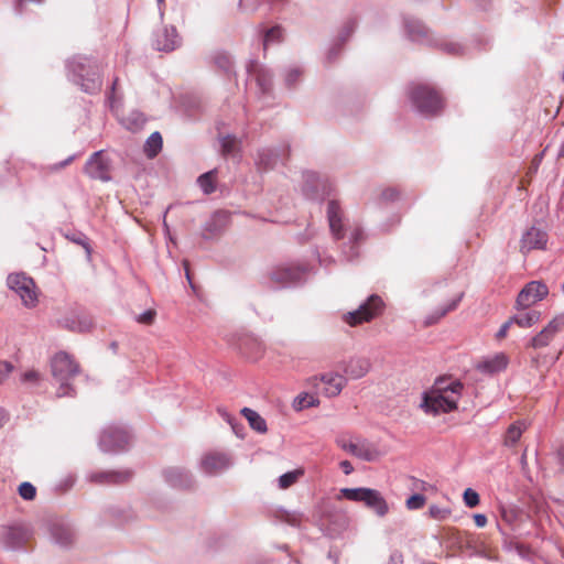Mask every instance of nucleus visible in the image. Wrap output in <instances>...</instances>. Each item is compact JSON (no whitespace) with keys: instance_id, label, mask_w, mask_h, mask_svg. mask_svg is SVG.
<instances>
[{"instance_id":"obj_45","label":"nucleus","mask_w":564,"mask_h":564,"mask_svg":"<svg viewBox=\"0 0 564 564\" xmlns=\"http://www.w3.org/2000/svg\"><path fill=\"white\" fill-rule=\"evenodd\" d=\"M340 468L345 475H349L354 471V467L349 460L340 462Z\"/></svg>"},{"instance_id":"obj_25","label":"nucleus","mask_w":564,"mask_h":564,"mask_svg":"<svg viewBox=\"0 0 564 564\" xmlns=\"http://www.w3.org/2000/svg\"><path fill=\"white\" fill-rule=\"evenodd\" d=\"M459 301H460V296H458L457 299L451 301L448 304H446L445 306H442L435 313H433L432 315L427 316L426 319H425V325L430 326V325H433V324L437 323L447 313L454 311L457 307Z\"/></svg>"},{"instance_id":"obj_31","label":"nucleus","mask_w":564,"mask_h":564,"mask_svg":"<svg viewBox=\"0 0 564 564\" xmlns=\"http://www.w3.org/2000/svg\"><path fill=\"white\" fill-rule=\"evenodd\" d=\"M317 404H318V401L315 397L304 393V394L296 397V399L294 400L293 406L295 410L300 411L305 408L315 406Z\"/></svg>"},{"instance_id":"obj_48","label":"nucleus","mask_w":564,"mask_h":564,"mask_svg":"<svg viewBox=\"0 0 564 564\" xmlns=\"http://www.w3.org/2000/svg\"><path fill=\"white\" fill-rule=\"evenodd\" d=\"M361 235H362V232L360 229H355V231L352 234L354 240L357 242L361 238Z\"/></svg>"},{"instance_id":"obj_20","label":"nucleus","mask_w":564,"mask_h":564,"mask_svg":"<svg viewBox=\"0 0 564 564\" xmlns=\"http://www.w3.org/2000/svg\"><path fill=\"white\" fill-rule=\"evenodd\" d=\"M525 429V424L520 421L510 424L503 437V445L507 447L516 446Z\"/></svg>"},{"instance_id":"obj_23","label":"nucleus","mask_w":564,"mask_h":564,"mask_svg":"<svg viewBox=\"0 0 564 564\" xmlns=\"http://www.w3.org/2000/svg\"><path fill=\"white\" fill-rule=\"evenodd\" d=\"M162 145V135L160 132H153L145 141L143 151L149 159H153L160 153Z\"/></svg>"},{"instance_id":"obj_6","label":"nucleus","mask_w":564,"mask_h":564,"mask_svg":"<svg viewBox=\"0 0 564 564\" xmlns=\"http://www.w3.org/2000/svg\"><path fill=\"white\" fill-rule=\"evenodd\" d=\"M74 74L82 79V86L86 91L98 90L101 87L99 69L87 57H77L70 62Z\"/></svg>"},{"instance_id":"obj_10","label":"nucleus","mask_w":564,"mask_h":564,"mask_svg":"<svg viewBox=\"0 0 564 564\" xmlns=\"http://www.w3.org/2000/svg\"><path fill=\"white\" fill-rule=\"evenodd\" d=\"M313 384L328 397H337L347 383V378L337 372H328L312 378Z\"/></svg>"},{"instance_id":"obj_5","label":"nucleus","mask_w":564,"mask_h":564,"mask_svg":"<svg viewBox=\"0 0 564 564\" xmlns=\"http://www.w3.org/2000/svg\"><path fill=\"white\" fill-rule=\"evenodd\" d=\"M384 306L383 300L379 295L372 294L356 311L346 313L344 321L352 327L369 323L383 313Z\"/></svg>"},{"instance_id":"obj_41","label":"nucleus","mask_w":564,"mask_h":564,"mask_svg":"<svg viewBox=\"0 0 564 564\" xmlns=\"http://www.w3.org/2000/svg\"><path fill=\"white\" fill-rule=\"evenodd\" d=\"M512 324L513 323H512L511 318H509L507 322H505L501 325L500 329L497 332L496 339H498V340L505 339L507 337L508 330H509V328L511 327Z\"/></svg>"},{"instance_id":"obj_33","label":"nucleus","mask_w":564,"mask_h":564,"mask_svg":"<svg viewBox=\"0 0 564 564\" xmlns=\"http://www.w3.org/2000/svg\"><path fill=\"white\" fill-rule=\"evenodd\" d=\"M451 509L448 508H443V507H438L436 505H432L430 508H429V516L434 519V520H437V521H444L446 520L447 518H449L451 516Z\"/></svg>"},{"instance_id":"obj_4","label":"nucleus","mask_w":564,"mask_h":564,"mask_svg":"<svg viewBox=\"0 0 564 564\" xmlns=\"http://www.w3.org/2000/svg\"><path fill=\"white\" fill-rule=\"evenodd\" d=\"M346 498L351 501L362 502L372 509L377 516L384 517L389 512V505L380 491L371 488H343L337 499Z\"/></svg>"},{"instance_id":"obj_32","label":"nucleus","mask_w":564,"mask_h":564,"mask_svg":"<svg viewBox=\"0 0 564 564\" xmlns=\"http://www.w3.org/2000/svg\"><path fill=\"white\" fill-rule=\"evenodd\" d=\"M18 492L22 499L29 501L34 500L36 497V488L28 481H24L19 486Z\"/></svg>"},{"instance_id":"obj_42","label":"nucleus","mask_w":564,"mask_h":564,"mask_svg":"<svg viewBox=\"0 0 564 564\" xmlns=\"http://www.w3.org/2000/svg\"><path fill=\"white\" fill-rule=\"evenodd\" d=\"M216 63L218 64L219 67H221V68H224L226 70H228L230 68V65H231L229 56H227L225 54L218 55L216 57Z\"/></svg>"},{"instance_id":"obj_38","label":"nucleus","mask_w":564,"mask_h":564,"mask_svg":"<svg viewBox=\"0 0 564 564\" xmlns=\"http://www.w3.org/2000/svg\"><path fill=\"white\" fill-rule=\"evenodd\" d=\"M41 379H42L41 373L34 369L26 370L21 376V381L23 383H28V384H32V386L37 384L41 381Z\"/></svg>"},{"instance_id":"obj_11","label":"nucleus","mask_w":564,"mask_h":564,"mask_svg":"<svg viewBox=\"0 0 564 564\" xmlns=\"http://www.w3.org/2000/svg\"><path fill=\"white\" fill-rule=\"evenodd\" d=\"M336 443L341 449L360 459L372 462L379 457V451L367 441L354 442L345 437H339L336 440Z\"/></svg>"},{"instance_id":"obj_55","label":"nucleus","mask_w":564,"mask_h":564,"mask_svg":"<svg viewBox=\"0 0 564 564\" xmlns=\"http://www.w3.org/2000/svg\"><path fill=\"white\" fill-rule=\"evenodd\" d=\"M158 1H159V3H163L164 2V0H158Z\"/></svg>"},{"instance_id":"obj_3","label":"nucleus","mask_w":564,"mask_h":564,"mask_svg":"<svg viewBox=\"0 0 564 564\" xmlns=\"http://www.w3.org/2000/svg\"><path fill=\"white\" fill-rule=\"evenodd\" d=\"M409 98L416 110L425 116H436L444 108L442 96L429 85H413L409 90Z\"/></svg>"},{"instance_id":"obj_54","label":"nucleus","mask_w":564,"mask_h":564,"mask_svg":"<svg viewBox=\"0 0 564 564\" xmlns=\"http://www.w3.org/2000/svg\"><path fill=\"white\" fill-rule=\"evenodd\" d=\"M117 84H118V78H116V79L113 80L112 89H115V88H116Z\"/></svg>"},{"instance_id":"obj_1","label":"nucleus","mask_w":564,"mask_h":564,"mask_svg":"<svg viewBox=\"0 0 564 564\" xmlns=\"http://www.w3.org/2000/svg\"><path fill=\"white\" fill-rule=\"evenodd\" d=\"M463 384L457 380L438 379L423 395L421 408L427 414L438 415L457 409Z\"/></svg>"},{"instance_id":"obj_18","label":"nucleus","mask_w":564,"mask_h":564,"mask_svg":"<svg viewBox=\"0 0 564 564\" xmlns=\"http://www.w3.org/2000/svg\"><path fill=\"white\" fill-rule=\"evenodd\" d=\"M229 466V458L223 453H208L202 459V468L207 474H216Z\"/></svg>"},{"instance_id":"obj_15","label":"nucleus","mask_w":564,"mask_h":564,"mask_svg":"<svg viewBox=\"0 0 564 564\" xmlns=\"http://www.w3.org/2000/svg\"><path fill=\"white\" fill-rule=\"evenodd\" d=\"M547 242V235L543 230L531 227L528 229L520 241V251L528 253L534 249H544Z\"/></svg>"},{"instance_id":"obj_35","label":"nucleus","mask_w":564,"mask_h":564,"mask_svg":"<svg viewBox=\"0 0 564 564\" xmlns=\"http://www.w3.org/2000/svg\"><path fill=\"white\" fill-rule=\"evenodd\" d=\"M282 40V29L280 26H273L267 31L263 40L264 50L270 43L280 42Z\"/></svg>"},{"instance_id":"obj_8","label":"nucleus","mask_w":564,"mask_h":564,"mask_svg":"<svg viewBox=\"0 0 564 564\" xmlns=\"http://www.w3.org/2000/svg\"><path fill=\"white\" fill-rule=\"evenodd\" d=\"M547 294L549 288L544 282L531 281L518 294L516 306L519 310H527L545 299Z\"/></svg>"},{"instance_id":"obj_40","label":"nucleus","mask_w":564,"mask_h":564,"mask_svg":"<svg viewBox=\"0 0 564 564\" xmlns=\"http://www.w3.org/2000/svg\"><path fill=\"white\" fill-rule=\"evenodd\" d=\"M13 367L10 362L0 361V383L3 382L11 373Z\"/></svg>"},{"instance_id":"obj_36","label":"nucleus","mask_w":564,"mask_h":564,"mask_svg":"<svg viewBox=\"0 0 564 564\" xmlns=\"http://www.w3.org/2000/svg\"><path fill=\"white\" fill-rule=\"evenodd\" d=\"M238 149V141L235 137L227 135L221 140V150L225 155L234 154Z\"/></svg>"},{"instance_id":"obj_46","label":"nucleus","mask_w":564,"mask_h":564,"mask_svg":"<svg viewBox=\"0 0 564 564\" xmlns=\"http://www.w3.org/2000/svg\"><path fill=\"white\" fill-rule=\"evenodd\" d=\"M382 195L386 199H394L398 197V192L393 188H388L383 191Z\"/></svg>"},{"instance_id":"obj_17","label":"nucleus","mask_w":564,"mask_h":564,"mask_svg":"<svg viewBox=\"0 0 564 564\" xmlns=\"http://www.w3.org/2000/svg\"><path fill=\"white\" fill-rule=\"evenodd\" d=\"M509 358L505 352H498L492 357L482 359L476 365V369L482 373L494 375L507 368Z\"/></svg>"},{"instance_id":"obj_9","label":"nucleus","mask_w":564,"mask_h":564,"mask_svg":"<svg viewBox=\"0 0 564 564\" xmlns=\"http://www.w3.org/2000/svg\"><path fill=\"white\" fill-rule=\"evenodd\" d=\"M130 441L128 432L121 427L110 426L100 437V447L104 452L113 453L126 449Z\"/></svg>"},{"instance_id":"obj_50","label":"nucleus","mask_w":564,"mask_h":564,"mask_svg":"<svg viewBox=\"0 0 564 564\" xmlns=\"http://www.w3.org/2000/svg\"><path fill=\"white\" fill-rule=\"evenodd\" d=\"M73 161V156L68 158L67 160H65L64 162L59 163L58 164V167H64L66 166L69 162Z\"/></svg>"},{"instance_id":"obj_7","label":"nucleus","mask_w":564,"mask_h":564,"mask_svg":"<svg viewBox=\"0 0 564 564\" xmlns=\"http://www.w3.org/2000/svg\"><path fill=\"white\" fill-rule=\"evenodd\" d=\"M8 285L22 300L28 307H34L37 303V290L33 279L21 274H10L8 276Z\"/></svg>"},{"instance_id":"obj_49","label":"nucleus","mask_w":564,"mask_h":564,"mask_svg":"<svg viewBox=\"0 0 564 564\" xmlns=\"http://www.w3.org/2000/svg\"><path fill=\"white\" fill-rule=\"evenodd\" d=\"M558 456H560V459H561V464L562 466L564 467V447H562L558 452Z\"/></svg>"},{"instance_id":"obj_12","label":"nucleus","mask_w":564,"mask_h":564,"mask_svg":"<svg viewBox=\"0 0 564 564\" xmlns=\"http://www.w3.org/2000/svg\"><path fill=\"white\" fill-rule=\"evenodd\" d=\"M85 173L95 180H110V160L104 151L95 152L85 165Z\"/></svg>"},{"instance_id":"obj_28","label":"nucleus","mask_w":564,"mask_h":564,"mask_svg":"<svg viewBox=\"0 0 564 564\" xmlns=\"http://www.w3.org/2000/svg\"><path fill=\"white\" fill-rule=\"evenodd\" d=\"M297 278V273L289 268L276 269L271 273V280L276 283L292 282Z\"/></svg>"},{"instance_id":"obj_44","label":"nucleus","mask_w":564,"mask_h":564,"mask_svg":"<svg viewBox=\"0 0 564 564\" xmlns=\"http://www.w3.org/2000/svg\"><path fill=\"white\" fill-rule=\"evenodd\" d=\"M474 521L478 528H484L487 524V517L482 513H476L474 514Z\"/></svg>"},{"instance_id":"obj_39","label":"nucleus","mask_w":564,"mask_h":564,"mask_svg":"<svg viewBox=\"0 0 564 564\" xmlns=\"http://www.w3.org/2000/svg\"><path fill=\"white\" fill-rule=\"evenodd\" d=\"M156 312L154 310H148L138 317V322L144 325H151L154 322Z\"/></svg>"},{"instance_id":"obj_13","label":"nucleus","mask_w":564,"mask_h":564,"mask_svg":"<svg viewBox=\"0 0 564 564\" xmlns=\"http://www.w3.org/2000/svg\"><path fill=\"white\" fill-rule=\"evenodd\" d=\"M564 327V316H556L529 343V347L540 349L546 347L554 339L556 334Z\"/></svg>"},{"instance_id":"obj_34","label":"nucleus","mask_w":564,"mask_h":564,"mask_svg":"<svg viewBox=\"0 0 564 564\" xmlns=\"http://www.w3.org/2000/svg\"><path fill=\"white\" fill-rule=\"evenodd\" d=\"M425 502H426V499H425V497L423 495L415 494V495L410 496L405 500V507L409 510H419V509H422L425 506Z\"/></svg>"},{"instance_id":"obj_19","label":"nucleus","mask_w":564,"mask_h":564,"mask_svg":"<svg viewBox=\"0 0 564 564\" xmlns=\"http://www.w3.org/2000/svg\"><path fill=\"white\" fill-rule=\"evenodd\" d=\"M132 477V471H102L91 475L93 482L101 485H121L129 481Z\"/></svg>"},{"instance_id":"obj_14","label":"nucleus","mask_w":564,"mask_h":564,"mask_svg":"<svg viewBox=\"0 0 564 564\" xmlns=\"http://www.w3.org/2000/svg\"><path fill=\"white\" fill-rule=\"evenodd\" d=\"M340 368L347 380H355L365 377L369 372L371 362L365 357H351L348 360L343 361Z\"/></svg>"},{"instance_id":"obj_53","label":"nucleus","mask_w":564,"mask_h":564,"mask_svg":"<svg viewBox=\"0 0 564 564\" xmlns=\"http://www.w3.org/2000/svg\"><path fill=\"white\" fill-rule=\"evenodd\" d=\"M20 531H21V530H20V529H18V528H12V529L10 530V535H12V536H13L15 533H19Z\"/></svg>"},{"instance_id":"obj_24","label":"nucleus","mask_w":564,"mask_h":564,"mask_svg":"<svg viewBox=\"0 0 564 564\" xmlns=\"http://www.w3.org/2000/svg\"><path fill=\"white\" fill-rule=\"evenodd\" d=\"M53 536L61 546H69L75 540L74 532L68 527H56L53 531Z\"/></svg>"},{"instance_id":"obj_52","label":"nucleus","mask_w":564,"mask_h":564,"mask_svg":"<svg viewBox=\"0 0 564 564\" xmlns=\"http://www.w3.org/2000/svg\"><path fill=\"white\" fill-rule=\"evenodd\" d=\"M532 364H533L535 367H539V365H540V359H539V357H533V358H532Z\"/></svg>"},{"instance_id":"obj_47","label":"nucleus","mask_w":564,"mask_h":564,"mask_svg":"<svg viewBox=\"0 0 564 564\" xmlns=\"http://www.w3.org/2000/svg\"><path fill=\"white\" fill-rule=\"evenodd\" d=\"M419 488H420L421 490H423V491H426V490H430V489H431V490H432V489H434V487H433L432 485L426 484V482H424V481H422V482H421V486H420Z\"/></svg>"},{"instance_id":"obj_26","label":"nucleus","mask_w":564,"mask_h":564,"mask_svg":"<svg viewBox=\"0 0 564 564\" xmlns=\"http://www.w3.org/2000/svg\"><path fill=\"white\" fill-rule=\"evenodd\" d=\"M304 475L303 468H297L292 471H288L280 476L279 478V487L281 489H288L293 486L297 480Z\"/></svg>"},{"instance_id":"obj_2","label":"nucleus","mask_w":564,"mask_h":564,"mask_svg":"<svg viewBox=\"0 0 564 564\" xmlns=\"http://www.w3.org/2000/svg\"><path fill=\"white\" fill-rule=\"evenodd\" d=\"M51 371L54 379L59 383L57 397H65L70 393V380L79 372V365L67 352H57L51 360Z\"/></svg>"},{"instance_id":"obj_37","label":"nucleus","mask_w":564,"mask_h":564,"mask_svg":"<svg viewBox=\"0 0 564 564\" xmlns=\"http://www.w3.org/2000/svg\"><path fill=\"white\" fill-rule=\"evenodd\" d=\"M464 502L469 508H475L479 505V495L471 488H467L463 495Z\"/></svg>"},{"instance_id":"obj_43","label":"nucleus","mask_w":564,"mask_h":564,"mask_svg":"<svg viewBox=\"0 0 564 564\" xmlns=\"http://www.w3.org/2000/svg\"><path fill=\"white\" fill-rule=\"evenodd\" d=\"M301 76V72L297 68H293L288 72L285 80L289 85L294 84L297 78Z\"/></svg>"},{"instance_id":"obj_22","label":"nucleus","mask_w":564,"mask_h":564,"mask_svg":"<svg viewBox=\"0 0 564 564\" xmlns=\"http://www.w3.org/2000/svg\"><path fill=\"white\" fill-rule=\"evenodd\" d=\"M241 414L246 417V420L249 422V425L259 433H265L268 427L264 419L256 411L243 408L241 410Z\"/></svg>"},{"instance_id":"obj_27","label":"nucleus","mask_w":564,"mask_h":564,"mask_svg":"<svg viewBox=\"0 0 564 564\" xmlns=\"http://www.w3.org/2000/svg\"><path fill=\"white\" fill-rule=\"evenodd\" d=\"M163 35L165 36L164 41H161L160 39L158 40L159 50H163V51L174 50L177 44L176 30L174 28H172L171 30L165 29Z\"/></svg>"},{"instance_id":"obj_21","label":"nucleus","mask_w":564,"mask_h":564,"mask_svg":"<svg viewBox=\"0 0 564 564\" xmlns=\"http://www.w3.org/2000/svg\"><path fill=\"white\" fill-rule=\"evenodd\" d=\"M510 318L512 323L517 324L519 327L529 328L541 321V313L539 311L522 312Z\"/></svg>"},{"instance_id":"obj_29","label":"nucleus","mask_w":564,"mask_h":564,"mask_svg":"<svg viewBox=\"0 0 564 564\" xmlns=\"http://www.w3.org/2000/svg\"><path fill=\"white\" fill-rule=\"evenodd\" d=\"M249 72L253 74L256 77L257 83L261 87L263 91H267L270 88L271 85V78L270 76L261 68L258 67V65L252 64L249 68Z\"/></svg>"},{"instance_id":"obj_30","label":"nucleus","mask_w":564,"mask_h":564,"mask_svg":"<svg viewBox=\"0 0 564 564\" xmlns=\"http://www.w3.org/2000/svg\"><path fill=\"white\" fill-rule=\"evenodd\" d=\"M215 177L216 171H209L198 177V184L203 188L204 193L210 194L215 191Z\"/></svg>"},{"instance_id":"obj_51","label":"nucleus","mask_w":564,"mask_h":564,"mask_svg":"<svg viewBox=\"0 0 564 564\" xmlns=\"http://www.w3.org/2000/svg\"><path fill=\"white\" fill-rule=\"evenodd\" d=\"M184 265H185V270H186V276H187L188 281H191L189 271H188V262L184 261Z\"/></svg>"},{"instance_id":"obj_16","label":"nucleus","mask_w":564,"mask_h":564,"mask_svg":"<svg viewBox=\"0 0 564 564\" xmlns=\"http://www.w3.org/2000/svg\"><path fill=\"white\" fill-rule=\"evenodd\" d=\"M344 213L336 200H329L327 207V218L330 231L335 239H341L344 237Z\"/></svg>"}]
</instances>
